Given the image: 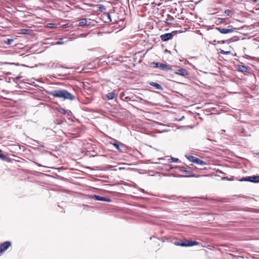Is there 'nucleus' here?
I'll return each instance as SVG.
<instances>
[{"label": "nucleus", "mask_w": 259, "mask_h": 259, "mask_svg": "<svg viewBox=\"0 0 259 259\" xmlns=\"http://www.w3.org/2000/svg\"><path fill=\"white\" fill-rule=\"evenodd\" d=\"M20 78V77H17L16 78L17 79V78Z\"/></svg>", "instance_id": "4c0bfd02"}, {"label": "nucleus", "mask_w": 259, "mask_h": 259, "mask_svg": "<svg viewBox=\"0 0 259 259\" xmlns=\"http://www.w3.org/2000/svg\"><path fill=\"white\" fill-rule=\"evenodd\" d=\"M50 95L55 98H58L63 100L74 99V96L66 90H55L50 92Z\"/></svg>", "instance_id": "f257e3e1"}, {"label": "nucleus", "mask_w": 259, "mask_h": 259, "mask_svg": "<svg viewBox=\"0 0 259 259\" xmlns=\"http://www.w3.org/2000/svg\"><path fill=\"white\" fill-rule=\"evenodd\" d=\"M240 181H247L252 183H259V176H248L242 178Z\"/></svg>", "instance_id": "7ed1b4c3"}, {"label": "nucleus", "mask_w": 259, "mask_h": 259, "mask_svg": "<svg viewBox=\"0 0 259 259\" xmlns=\"http://www.w3.org/2000/svg\"><path fill=\"white\" fill-rule=\"evenodd\" d=\"M68 27V25L67 24H64V25H63V28H67V27Z\"/></svg>", "instance_id": "2f4dec72"}, {"label": "nucleus", "mask_w": 259, "mask_h": 259, "mask_svg": "<svg viewBox=\"0 0 259 259\" xmlns=\"http://www.w3.org/2000/svg\"><path fill=\"white\" fill-rule=\"evenodd\" d=\"M180 170H181V171L183 174H186V175H188V174H190L191 173V171L187 170H185V169H182V168H181Z\"/></svg>", "instance_id": "393cba45"}, {"label": "nucleus", "mask_w": 259, "mask_h": 259, "mask_svg": "<svg viewBox=\"0 0 259 259\" xmlns=\"http://www.w3.org/2000/svg\"><path fill=\"white\" fill-rule=\"evenodd\" d=\"M247 69V68L243 65H240L238 67V70L242 72H246Z\"/></svg>", "instance_id": "a211bd4d"}, {"label": "nucleus", "mask_w": 259, "mask_h": 259, "mask_svg": "<svg viewBox=\"0 0 259 259\" xmlns=\"http://www.w3.org/2000/svg\"><path fill=\"white\" fill-rule=\"evenodd\" d=\"M58 111L60 113H62L63 114H69L71 112L69 110H66L64 108H60L58 110Z\"/></svg>", "instance_id": "f3484780"}, {"label": "nucleus", "mask_w": 259, "mask_h": 259, "mask_svg": "<svg viewBox=\"0 0 259 259\" xmlns=\"http://www.w3.org/2000/svg\"><path fill=\"white\" fill-rule=\"evenodd\" d=\"M108 18L110 19V21H111V18H110V15L109 13H108Z\"/></svg>", "instance_id": "473e14b6"}, {"label": "nucleus", "mask_w": 259, "mask_h": 259, "mask_svg": "<svg viewBox=\"0 0 259 259\" xmlns=\"http://www.w3.org/2000/svg\"><path fill=\"white\" fill-rule=\"evenodd\" d=\"M225 13L226 14H227L228 15H229V14H230V10H226V11H225Z\"/></svg>", "instance_id": "c756f323"}, {"label": "nucleus", "mask_w": 259, "mask_h": 259, "mask_svg": "<svg viewBox=\"0 0 259 259\" xmlns=\"http://www.w3.org/2000/svg\"><path fill=\"white\" fill-rule=\"evenodd\" d=\"M154 64H155V68H160V65L161 64V63H158V62H153V63Z\"/></svg>", "instance_id": "a878e982"}, {"label": "nucleus", "mask_w": 259, "mask_h": 259, "mask_svg": "<svg viewBox=\"0 0 259 259\" xmlns=\"http://www.w3.org/2000/svg\"><path fill=\"white\" fill-rule=\"evenodd\" d=\"M199 244V243L198 242L192 241H187V242L186 243V246H192L198 245Z\"/></svg>", "instance_id": "ddd939ff"}, {"label": "nucleus", "mask_w": 259, "mask_h": 259, "mask_svg": "<svg viewBox=\"0 0 259 259\" xmlns=\"http://www.w3.org/2000/svg\"><path fill=\"white\" fill-rule=\"evenodd\" d=\"M221 22H225V20H224V19H222V21H221Z\"/></svg>", "instance_id": "c9c22d12"}, {"label": "nucleus", "mask_w": 259, "mask_h": 259, "mask_svg": "<svg viewBox=\"0 0 259 259\" xmlns=\"http://www.w3.org/2000/svg\"><path fill=\"white\" fill-rule=\"evenodd\" d=\"M116 96L115 91H113L112 92L109 93L106 95V97L108 100L113 99Z\"/></svg>", "instance_id": "9b49d317"}, {"label": "nucleus", "mask_w": 259, "mask_h": 259, "mask_svg": "<svg viewBox=\"0 0 259 259\" xmlns=\"http://www.w3.org/2000/svg\"><path fill=\"white\" fill-rule=\"evenodd\" d=\"M149 84L155 87L157 90H161V91L163 90L162 87L160 84H158L156 82H151L149 83Z\"/></svg>", "instance_id": "f8f14e48"}, {"label": "nucleus", "mask_w": 259, "mask_h": 259, "mask_svg": "<svg viewBox=\"0 0 259 259\" xmlns=\"http://www.w3.org/2000/svg\"><path fill=\"white\" fill-rule=\"evenodd\" d=\"M123 168H121V167H120V168H119V169H123Z\"/></svg>", "instance_id": "58836bf2"}, {"label": "nucleus", "mask_w": 259, "mask_h": 259, "mask_svg": "<svg viewBox=\"0 0 259 259\" xmlns=\"http://www.w3.org/2000/svg\"><path fill=\"white\" fill-rule=\"evenodd\" d=\"M175 73L182 76H186L188 75V71L184 68L178 69L175 71Z\"/></svg>", "instance_id": "6e6552de"}, {"label": "nucleus", "mask_w": 259, "mask_h": 259, "mask_svg": "<svg viewBox=\"0 0 259 259\" xmlns=\"http://www.w3.org/2000/svg\"><path fill=\"white\" fill-rule=\"evenodd\" d=\"M79 26H90L91 25V21L88 22L86 18L80 19L78 20Z\"/></svg>", "instance_id": "1a4fd4ad"}, {"label": "nucleus", "mask_w": 259, "mask_h": 259, "mask_svg": "<svg viewBox=\"0 0 259 259\" xmlns=\"http://www.w3.org/2000/svg\"><path fill=\"white\" fill-rule=\"evenodd\" d=\"M11 245L10 241H6L0 245V254L6 250Z\"/></svg>", "instance_id": "423d86ee"}, {"label": "nucleus", "mask_w": 259, "mask_h": 259, "mask_svg": "<svg viewBox=\"0 0 259 259\" xmlns=\"http://www.w3.org/2000/svg\"><path fill=\"white\" fill-rule=\"evenodd\" d=\"M216 29L218 30L220 33L223 34H226L228 33H231L236 30V28H224L221 27H217Z\"/></svg>", "instance_id": "20e7f679"}, {"label": "nucleus", "mask_w": 259, "mask_h": 259, "mask_svg": "<svg viewBox=\"0 0 259 259\" xmlns=\"http://www.w3.org/2000/svg\"><path fill=\"white\" fill-rule=\"evenodd\" d=\"M6 158V156L3 153L2 150H0V159L4 160Z\"/></svg>", "instance_id": "5701e85b"}, {"label": "nucleus", "mask_w": 259, "mask_h": 259, "mask_svg": "<svg viewBox=\"0 0 259 259\" xmlns=\"http://www.w3.org/2000/svg\"><path fill=\"white\" fill-rule=\"evenodd\" d=\"M254 2H257L259 1V0H252Z\"/></svg>", "instance_id": "72a5a7b5"}, {"label": "nucleus", "mask_w": 259, "mask_h": 259, "mask_svg": "<svg viewBox=\"0 0 259 259\" xmlns=\"http://www.w3.org/2000/svg\"><path fill=\"white\" fill-rule=\"evenodd\" d=\"M168 198L171 200H175L177 198V197L176 196L172 195V196L169 197Z\"/></svg>", "instance_id": "c85d7f7f"}, {"label": "nucleus", "mask_w": 259, "mask_h": 259, "mask_svg": "<svg viewBox=\"0 0 259 259\" xmlns=\"http://www.w3.org/2000/svg\"><path fill=\"white\" fill-rule=\"evenodd\" d=\"M109 143L113 145L120 152H122L125 149L124 145L115 139H112V141L109 142Z\"/></svg>", "instance_id": "f03ea898"}, {"label": "nucleus", "mask_w": 259, "mask_h": 259, "mask_svg": "<svg viewBox=\"0 0 259 259\" xmlns=\"http://www.w3.org/2000/svg\"><path fill=\"white\" fill-rule=\"evenodd\" d=\"M64 43V42L63 41V38H59V40L57 42H55L54 44V45H62Z\"/></svg>", "instance_id": "b1692460"}, {"label": "nucleus", "mask_w": 259, "mask_h": 259, "mask_svg": "<svg viewBox=\"0 0 259 259\" xmlns=\"http://www.w3.org/2000/svg\"><path fill=\"white\" fill-rule=\"evenodd\" d=\"M229 52H225L224 51H222L221 53L223 54H228Z\"/></svg>", "instance_id": "7c9ffc66"}, {"label": "nucleus", "mask_w": 259, "mask_h": 259, "mask_svg": "<svg viewBox=\"0 0 259 259\" xmlns=\"http://www.w3.org/2000/svg\"><path fill=\"white\" fill-rule=\"evenodd\" d=\"M125 93L124 92L121 93L120 94V98L122 100L125 97Z\"/></svg>", "instance_id": "cd10ccee"}, {"label": "nucleus", "mask_w": 259, "mask_h": 259, "mask_svg": "<svg viewBox=\"0 0 259 259\" xmlns=\"http://www.w3.org/2000/svg\"><path fill=\"white\" fill-rule=\"evenodd\" d=\"M58 1V0H53V1L54 2H56Z\"/></svg>", "instance_id": "e433bc0d"}, {"label": "nucleus", "mask_w": 259, "mask_h": 259, "mask_svg": "<svg viewBox=\"0 0 259 259\" xmlns=\"http://www.w3.org/2000/svg\"><path fill=\"white\" fill-rule=\"evenodd\" d=\"M160 38L163 41H167L172 38L173 34L172 33H167L160 35Z\"/></svg>", "instance_id": "0eeeda50"}, {"label": "nucleus", "mask_w": 259, "mask_h": 259, "mask_svg": "<svg viewBox=\"0 0 259 259\" xmlns=\"http://www.w3.org/2000/svg\"><path fill=\"white\" fill-rule=\"evenodd\" d=\"M14 41V39H11V38H8L6 40H5V42L6 44L7 45H11L12 44V43Z\"/></svg>", "instance_id": "4be33fe9"}, {"label": "nucleus", "mask_w": 259, "mask_h": 259, "mask_svg": "<svg viewBox=\"0 0 259 259\" xmlns=\"http://www.w3.org/2000/svg\"><path fill=\"white\" fill-rule=\"evenodd\" d=\"M221 42H222V44H224L225 41V40H222Z\"/></svg>", "instance_id": "f704fd0d"}, {"label": "nucleus", "mask_w": 259, "mask_h": 259, "mask_svg": "<svg viewBox=\"0 0 259 259\" xmlns=\"http://www.w3.org/2000/svg\"><path fill=\"white\" fill-rule=\"evenodd\" d=\"M187 158L190 161L195 162V159H196V157L192 156V155H189V156H186Z\"/></svg>", "instance_id": "6ab92c4d"}, {"label": "nucleus", "mask_w": 259, "mask_h": 259, "mask_svg": "<svg viewBox=\"0 0 259 259\" xmlns=\"http://www.w3.org/2000/svg\"><path fill=\"white\" fill-rule=\"evenodd\" d=\"M168 161L169 162H177L179 161V159L174 157H171L168 159Z\"/></svg>", "instance_id": "412c9836"}, {"label": "nucleus", "mask_w": 259, "mask_h": 259, "mask_svg": "<svg viewBox=\"0 0 259 259\" xmlns=\"http://www.w3.org/2000/svg\"><path fill=\"white\" fill-rule=\"evenodd\" d=\"M20 33L23 34H30L32 31L30 29H21L20 30Z\"/></svg>", "instance_id": "4468645a"}, {"label": "nucleus", "mask_w": 259, "mask_h": 259, "mask_svg": "<svg viewBox=\"0 0 259 259\" xmlns=\"http://www.w3.org/2000/svg\"><path fill=\"white\" fill-rule=\"evenodd\" d=\"M159 66L160 68L163 70L168 71L172 70V66L171 65H167L166 64L161 63V64Z\"/></svg>", "instance_id": "9d476101"}, {"label": "nucleus", "mask_w": 259, "mask_h": 259, "mask_svg": "<svg viewBox=\"0 0 259 259\" xmlns=\"http://www.w3.org/2000/svg\"><path fill=\"white\" fill-rule=\"evenodd\" d=\"M123 101H131L132 100L131 98L130 97H128V96H126V97H125L123 100Z\"/></svg>", "instance_id": "bb28decb"}, {"label": "nucleus", "mask_w": 259, "mask_h": 259, "mask_svg": "<svg viewBox=\"0 0 259 259\" xmlns=\"http://www.w3.org/2000/svg\"><path fill=\"white\" fill-rule=\"evenodd\" d=\"M194 163L201 165H204L206 164V162L202 161V160L197 157L195 159V161Z\"/></svg>", "instance_id": "2eb2a0df"}, {"label": "nucleus", "mask_w": 259, "mask_h": 259, "mask_svg": "<svg viewBox=\"0 0 259 259\" xmlns=\"http://www.w3.org/2000/svg\"><path fill=\"white\" fill-rule=\"evenodd\" d=\"M175 244L176 245H179V246H186L185 242H175Z\"/></svg>", "instance_id": "aec40b11"}, {"label": "nucleus", "mask_w": 259, "mask_h": 259, "mask_svg": "<svg viewBox=\"0 0 259 259\" xmlns=\"http://www.w3.org/2000/svg\"><path fill=\"white\" fill-rule=\"evenodd\" d=\"M92 198L98 201H103L106 202H111V200L108 197H104L97 195H93L92 196Z\"/></svg>", "instance_id": "39448f33"}, {"label": "nucleus", "mask_w": 259, "mask_h": 259, "mask_svg": "<svg viewBox=\"0 0 259 259\" xmlns=\"http://www.w3.org/2000/svg\"><path fill=\"white\" fill-rule=\"evenodd\" d=\"M96 7L97 8V10L101 12H103L106 10V8L102 5H97Z\"/></svg>", "instance_id": "dca6fc26"}]
</instances>
